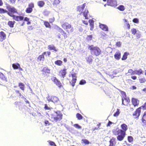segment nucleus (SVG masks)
<instances>
[{
	"label": "nucleus",
	"mask_w": 146,
	"mask_h": 146,
	"mask_svg": "<svg viewBox=\"0 0 146 146\" xmlns=\"http://www.w3.org/2000/svg\"><path fill=\"white\" fill-rule=\"evenodd\" d=\"M6 7L8 11L3 8H0V14L7 13L9 16L13 18V19L17 21H22L23 20L24 17L23 16L13 14L18 13L17 9L15 7L9 5H7Z\"/></svg>",
	"instance_id": "obj_1"
},
{
	"label": "nucleus",
	"mask_w": 146,
	"mask_h": 146,
	"mask_svg": "<svg viewBox=\"0 0 146 146\" xmlns=\"http://www.w3.org/2000/svg\"><path fill=\"white\" fill-rule=\"evenodd\" d=\"M121 129H119L115 131L113 133L115 135H117V138L119 141L123 140L126 135L125 131L128 129L127 125L125 123H123L121 125Z\"/></svg>",
	"instance_id": "obj_2"
},
{
	"label": "nucleus",
	"mask_w": 146,
	"mask_h": 146,
	"mask_svg": "<svg viewBox=\"0 0 146 146\" xmlns=\"http://www.w3.org/2000/svg\"><path fill=\"white\" fill-rule=\"evenodd\" d=\"M50 120L52 122H57L62 119L63 114L60 111H55L50 115Z\"/></svg>",
	"instance_id": "obj_3"
},
{
	"label": "nucleus",
	"mask_w": 146,
	"mask_h": 146,
	"mask_svg": "<svg viewBox=\"0 0 146 146\" xmlns=\"http://www.w3.org/2000/svg\"><path fill=\"white\" fill-rule=\"evenodd\" d=\"M88 48L90 51L91 53L96 56L100 55L101 53V50L97 46H94L93 45H88Z\"/></svg>",
	"instance_id": "obj_4"
},
{
	"label": "nucleus",
	"mask_w": 146,
	"mask_h": 146,
	"mask_svg": "<svg viewBox=\"0 0 146 146\" xmlns=\"http://www.w3.org/2000/svg\"><path fill=\"white\" fill-rule=\"evenodd\" d=\"M61 27L69 34L72 33L74 31L73 27L68 22H63L61 25Z\"/></svg>",
	"instance_id": "obj_5"
},
{
	"label": "nucleus",
	"mask_w": 146,
	"mask_h": 146,
	"mask_svg": "<svg viewBox=\"0 0 146 146\" xmlns=\"http://www.w3.org/2000/svg\"><path fill=\"white\" fill-rule=\"evenodd\" d=\"M51 79L52 81L59 88H60L62 86V84L60 82V81L56 77L52 76Z\"/></svg>",
	"instance_id": "obj_6"
},
{
	"label": "nucleus",
	"mask_w": 146,
	"mask_h": 146,
	"mask_svg": "<svg viewBox=\"0 0 146 146\" xmlns=\"http://www.w3.org/2000/svg\"><path fill=\"white\" fill-rule=\"evenodd\" d=\"M47 99L49 102L51 101L54 103H56L59 101V98L55 96H48L47 97Z\"/></svg>",
	"instance_id": "obj_7"
},
{
	"label": "nucleus",
	"mask_w": 146,
	"mask_h": 146,
	"mask_svg": "<svg viewBox=\"0 0 146 146\" xmlns=\"http://www.w3.org/2000/svg\"><path fill=\"white\" fill-rule=\"evenodd\" d=\"M107 5L112 7H115L117 5L116 0H107Z\"/></svg>",
	"instance_id": "obj_8"
},
{
	"label": "nucleus",
	"mask_w": 146,
	"mask_h": 146,
	"mask_svg": "<svg viewBox=\"0 0 146 146\" xmlns=\"http://www.w3.org/2000/svg\"><path fill=\"white\" fill-rule=\"evenodd\" d=\"M141 112V107H139L135 111L133 114V115L135 118H137L140 115Z\"/></svg>",
	"instance_id": "obj_9"
},
{
	"label": "nucleus",
	"mask_w": 146,
	"mask_h": 146,
	"mask_svg": "<svg viewBox=\"0 0 146 146\" xmlns=\"http://www.w3.org/2000/svg\"><path fill=\"white\" fill-rule=\"evenodd\" d=\"M43 75H46L47 74H49L50 73V70L48 67H44L41 70Z\"/></svg>",
	"instance_id": "obj_10"
},
{
	"label": "nucleus",
	"mask_w": 146,
	"mask_h": 146,
	"mask_svg": "<svg viewBox=\"0 0 146 146\" xmlns=\"http://www.w3.org/2000/svg\"><path fill=\"white\" fill-rule=\"evenodd\" d=\"M72 79L71 80V82H70L71 84L73 87L75 85V83L76 82L77 80V77L76 76V73H75L71 74Z\"/></svg>",
	"instance_id": "obj_11"
},
{
	"label": "nucleus",
	"mask_w": 146,
	"mask_h": 146,
	"mask_svg": "<svg viewBox=\"0 0 146 146\" xmlns=\"http://www.w3.org/2000/svg\"><path fill=\"white\" fill-rule=\"evenodd\" d=\"M86 5V3H84L82 5H79L77 7V11L80 13L79 14L81 15Z\"/></svg>",
	"instance_id": "obj_12"
},
{
	"label": "nucleus",
	"mask_w": 146,
	"mask_h": 146,
	"mask_svg": "<svg viewBox=\"0 0 146 146\" xmlns=\"http://www.w3.org/2000/svg\"><path fill=\"white\" fill-rule=\"evenodd\" d=\"M131 101L132 104L134 107L137 106L139 104V101L137 98H132L131 99Z\"/></svg>",
	"instance_id": "obj_13"
},
{
	"label": "nucleus",
	"mask_w": 146,
	"mask_h": 146,
	"mask_svg": "<svg viewBox=\"0 0 146 146\" xmlns=\"http://www.w3.org/2000/svg\"><path fill=\"white\" fill-rule=\"evenodd\" d=\"M59 75L63 78L65 77L66 74V69H64L61 70L59 72Z\"/></svg>",
	"instance_id": "obj_14"
},
{
	"label": "nucleus",
	"mask_w": 146,
	"mask_h": 146,
	"mask_svg": "<svg viewBox=\"0 0 146 146\" xmlns=\"http://www.w3.org/2000/svg\"><path fill=\"white\" fill-rule=\"evenodd\" d=\"M110 144L108 146H115L116 141L115 138L112 137L109 141Z\"/></svg>",
	"instance_id": "obj_15"
},
{
	"label": "nucleus",
	"mask_w": 146,
	"mask_h": 146,
	"mask_svg": "<svg viewBox=\"0 0 146 146\" xmlns=\"http://www.w3.org/2000/svg\"><path fill=\"white\" fill-rule=\"evenodd\" d=\"M6 38V35L3 31L0 32V41H3Z\"/></svg>",
	"instance_id": "obj_16"
},
{
	"label": "nucleus",
	"mask_w": 146,
	"mask_h": 146,
	"mask_svg": "<svg viewBox=\"0 0 146 146\" xmlns=\"http://www.w3.org/2000/svg\"><path fill=\"white\" fill-rule=\"evenodd\" d=\"M100 27L104 31H108V26L106 25L102 24H100L99 25Z\"/></svg>",
	"instance_id": "obj_17"
},
{
	"label": "nucleus",
	"mask_w": 146,
	"mask_h": 146,
	"mask_svg": "<svg viewBox=\"0 0 146 146\" xmlns=\"http://www.w3.org/2000/svg\"><path fill=\"white\" fill-rule=\"evenodd\" d=\"M89 13V12L87 9H85L84 11L82 12V13L83 16L85 17V19H88L89 18L88 17V15Z\"/></svg>",
	"instance_id": "obj_18"
},
{
	"label": "nucleus",
	"mask_w": 146,
	"mask_h": 146,
	"mask_svg": "<svg viewBox=\"0 0 146 146\" xmlns=\"http://www.w3.org/2000/svg\"><path fill=\"white\" fill-rule=\"evenodd\" d=\"M46 52L45 51L43 52L41 55H39L37 58L38 60V61H43L44 59V55L46 54Z\"/></svg>",
	"instance_id": "obj_19"
},
{
	"label": "nucleus",
	"mask_w": 146,
	"mask_h": 146,
	"mask_svg": "<svg viewBox=\"0 0 146 146\" xmlns=\"http://www.w3.org/2000/svg\"><path fill=\"white\" fill-rule=\"evenodd\" d=\"M48 49L50 50H54V51L56 52L58 51V49L53 45H49L48 46Z\"/></svg>",
	"instance_id": "obj_20"
},
{
	"label": "nucleus",
	"mask_w": 146,
	"mask_h": 146,
	"mask_svg": "<svg viewBox=\"0 0 146 146\" xmlns=\"http://www.w3.org/2000/svg\"><path fill=\"white\" fill-rule=\"evenodd\" d=\"M141 119L142 122L146 125V111L144 112Z\"/></svg>",
	"instance_id": "obj_21"
},
{
	"label": "nucleus",
	"mask_w": 146,
	"mask_h": 146,
	"mask_svg": "<svg viewBox=\"0 0 146 146\" xmlns=\"http://www.w3.org/2000/svg\"><path fill=\"white\" fill-rule=\"evenodd\" d=\"M121 53L120 51L116 52L114 55L115 58L117 60H119L121 58Z\"/></svg>",
	"instance_id": "obj_22"
},
{
	"label": "nucleus",
	"mask_w": 146,
	"mask_h": 146,
	"mask_svg": "<svg viewBox=\"0 0 146 146\" xmlns=\"http://www.w3.org/2000/svg\"><path fill=\"white\" fill-rule=\"evenodd\" d=\"M92 56L91 55L88 56L86 58L87 62L89 63H91L93 61Z\"/></svg>",
	"instance_id": "obj_23"
},
{
	"label": "nucleus",
	"mask_w": 146,
	"mask_h": 146,
	"mask_svg": "<svg viewBox=\"0 0 146 146\" xmlns=\"http://www.w3.org/2000/svg\"><path fill=\"white\" fill-rule=\"evenodd\" d=\"M0 78L3 81L7 82V78L1 72H0Z\"/></svg>",
	"instance_id": "obj_24"
},
{
	"label": "nucleus",
	"mask_w": 146,
	"mask_h": 146,
	"mask_svg": "<svg viewBox=\"0 0 146 146\" xmlns=\"http://www.w3.org/2000/svg\"><path fill=\"white\" fill-rule=\"evenodd\" d=\"M89 22L90 23V30L91 31L93 30L94 27V21L92 19H90L89 21Z\"/></svg>",
	"instance_id": "obj_25"
},
{
	"label": "nucleus",
	"mask_w": 146,
	"mask_h": 146,
	"mask_svg": "<svg viewBox=\"0 0 146 146\" xmlns=\"http://www.w3.org/2000/svg\"><path fill=\"white\" fill-rule=\"evenodd\" d=\"M15 21H9L7 23V25L11 28H13Z\"/></svg>",
	"instance_id": "obj_26"
},
{
	"label": "nucleus",
	"mask_w": 146,
	"mask_h": 146,
	"mask_svg": "<svg viewBox=\"0 0 146 146\" xmlns=\"http://www.w3.org/2000/svg\"><path fill=\"white\" fill-rule=\"evenodd\" d=\"M44 25L46 28L51 29V27L49 23V22L46 21H44L43 22Z\"/></svg>",
	"instance_id": "obj_27"
},
{
	"label": "nucleus",
	"mask_w": 146,
	"mask_h": 146,
	"mask_svg": "<svg viewBox=\"0 0 146 146\" xmlns=\"http://www.w3.org/2000/svg\"><path fill=\"white\" fill-rule=\"evenodd\" d=\"M121 100L122 101V104L123 105H125L123 103V101L124 100H127L126 96V95L125 93L124 92H123L122 94V96H121Z\"/></svg>",
	"instance_id": "obj_28"
},
{
	"label": "nucleus",
	"mask_w": 146,
	"mask_h": 146,
	"mask_svg": "<svg viewBox=\"0 0 146 146\" xmlns=\"http://www.w3.org/2000/svg\"><path fill=\"white\" fill-rule=\"evenodd\" d=\"M45 4L44 2L42 1H40L38 2L37 5L40 7H42Z\"/></svg>",
	"instance_id": "obj_29"
},
{
	"label": "nucleus",
	"mask_w": 146,
	"mask_h": 146,
	"mask_svg": "<svg viewBox=\"0 0 146 146\" xmlns=\"http://www.w3.org/2000/svg\"><path fill=\"white\" fill-rule=\"evenodd\" d=\"M20 66V65L18 63L13 64L12 65V67L15 69H18Z\"/></svg>",
	"instance_id": "obj_30"
},
{
	"label": "nucleus",
	"mask_w": 146,
	"mask_h": 146,
	"mask_svg": "<svg viewBox=\"0 0 146 146\" xmlns=\"http://www.w3.org/2000/svg\"><path fill=\"white\" fill-rule=\"evenodd\" d=\"M18 86L21 90L23 91L24 90L25 88V85L22 82L19 83Z\"/></svg>",
	"instance_id": "obj_31"
},
{
	"label": "nucleus",
	"mask_w": 146,
	"mask_h": 146,
	"mask_svg": "<svg viewBox=\"0 0 146 146\" xmlns=\"http://www.w3.org/2000/svg\"><path fill=\"white\" fill-rule=\"evenodd\" d=\"M60 2V0H54L52 3V4L54 6L56 7Z\"/></svg>",
	"instance_id": "obj_32"
},
{
	"label": "nucleus",
	"mask_w": 146,
	"mask_h": 146,
	"mask_svg": "<svg viewBox=\"0 0 146 146\" xmlns=\"http://www.w3.org/2000/svg\"><path fill=\"white\" fill-rule=\"evenodd\" d=\"M143 71L141 69H139L138 70H135V74L138 75H140L143 73Z\"/></svg>",
	"instance_id": "obj_33"
},
{
	"label": "nucleus",
	"mask_w": 146,
	"mask_h": 146,
	"mask_svg": "<svg viewBox=\"0 0 146 146\" xmlns=\"http://www.w3.org/2000/svg\"><path fill=\"white\" fill-rule=\"evenodd\" d=\"M62 61L60 60H57L54 62L55 64L59 66H61L62 64Z\"/></svg>",
	"instance_id": "obj_34"
},
{
	"label": "nucleus",
	"mask_w": 146,
	"mask_h": 146,
	"mask_svg": "<svg viewBox=\"0 0 146 146\" xmlns=\"http://www.w3.org/2000/svg\"><path fill=\"white\" fill-rule=\"evenodd\" d=\"M129 54L127 52H125L124 53V54L121 58V60H126L127 58V56Z\"/></svg>",
	"instance_id": "obj_35"
},
{
	"label": "nucleus",
	"mask_w": 146,
	"mask_h": 146,
	"mask_svg": "<svg viewBox=\"0 0 146 146\" xmlns=\"http://www.w3.org/2000/svg\"><path fill=\"white\" fill-rule=\"evenodd\" d=\"M62 32V35H63L65 38H66L68 37V35L62 29L60 28Z\"/></svg>",
	"instance_id": "obj_36"
},
{
	"label": "nucleus",
	"mask_w": 146,
	"mask_h": 146,
	"mask_svg": "<svg viewBox=\"0 0 146 146\" xmlns=\"http://www.w3.org/2000/svg\"><path fill=\"white\" fill-rule=\"evenodd\" d=\"M33 11V9H32L29 7H28L25 10V12L26 13H31Z\"/></svg>",
	"instance_id": "obj_37"
},
{
	"label": "nucleus",
	"mask_w": 146,
	"mask_h": 146,
	"mask_svg": "<svg viewBox=\"0 0 146 146\" xmlns=\"http://www.w3.org/2000/svg\"><path fill=\"white\" fill-rule=\"evenodd\" d=\"M76 117L78 120H81L82 119L83 117L82 115L80 113H77L76 114Z\"/></svg>",
	"instance_id": "obj_38"
},
{
	"label": "nucleus",
	"mask_w": 146,
	"mask_h": 146,
	"mask_svg": "<svg viewBox=\"0 0 146 146\" xmlns=\"http://www.w3.org/2000/svg\"><path fill=\"white\" fill-rule=\"evenodd\" d=\"M128 72L131 75L135 74V71H134L131 69L128 70Z\"/></svg>",
	"instance_id": "obj_39"
},
{
	"label": "nucleus",
	"mask_w": 146,
	"mask_h": 146,
	"mask_svg": "<svg viewBox=\"0 0 146 146\" xmlns=\"http://www.w3.org/2000/svg\"><path fill=\"white\" fill-rule=\"evenodd\" d=\"M117 8L119 10L121 11H123L125 9L123 5H119L117 7Z\"/></svg>",
	"instance_id": "obj_40"
},
{
	"label": "nucleus",
	"mask_w": 146,
	"mask_h": 146,
	"mask_svg": "<svg viewBox=\"0 0 146 146\" xmlns=\"http://www.w3.org/2000/svg\"><path fill=\"white\" fill-rule=\"evenodd\" d=\"M27 22V24L28 25H30L31 24V22L29 21V19L27 17H25L24 18L23 20Z\"/></svg>",
	"instance_id": "obj_41"
},
{
	"label": "nucleus",
	"mask_w": 146,
	"mask_h": 146,
	"mask_svg": "<svg viewBox=\"0 0 146 146\" xmlns=\"http://www.w3.org/2000/svg\"><path fill=\"white\" fill-rule=\"evenodd\" d=\"M139 82L141 83H143L146 81V80L145 78H140L139 79Z\"/></svg>",
	"instance_id": "obj_42"
},
{
	"label": "nucleus",
	"mask_w": 146,
	"mask_h": 146,
	"mask_svg": "<svg viewBox=\"0 0 146 146\" xmlns=\"http://www.w3.org/2000/svg\"><path fill=\"white\" fill-rule=\"evenodd\" d=\"M120 113L119 110L117 108V109L116 112L113 114V115L114 116L116 117L118 116Z\"/></svg>",
	"instance_id": "obj_43"
},
{
	"label": "nucleus",
	"mask_w": 146,
	"mask_h": 146,
	"mask_svg": "<svg viewBox=\"0 0 146 146\" xmlns=\"http://www.w3.org/2000/svg\"><path fill=\"white\" fill-rule=\"evenodd\" d=\"M28 7L31 8L32 9L34 7V4L33 3L31 2L29 3L28 4Z\"/></svg>",
	"instance_id": "obj_44"
},
{
	"label": "nucleus",
	"mask_w": 146,
	"mask_h": 146,
	"mask_svg": "<svg viewBox=\"0 0 146 146\" xmlns=\"http://www.w3.org/2000/svg\"><path fill=\"white\" fill-rule=\"evenodd\" d=\"M14 90L15 91V93L17 95H19V96H22V95L21 94V92H20V91L19 90Z\"/></svg>",
	"instance_id": "obj_45"
},
{
	"label": "nucleus",
	"mask_w": 146,
	"mask_h": 146,
	"mask_svg": "<svg viewBox=\"0 0 146 146\" xmlns=\"http://www.w3.org/2000/svg\"><path fill=\"white\" fill-rule=\"evenodd\" d=\"M131 31L132 34L133 35H135L136 34L137 30L135 28H133L131 30Z\"/></svg>",
	"instance_id": "obj_46"
},
{
	"label": "nucleus",
	"mask_w": 146,
	"mask_h": 146,
	"mask_svg": "<svg viewBox=\"0 0 146 146\" xmlns=\"http://www.w3.org/2000/svg\"><path fill=\"white\" fill-rule=\"evenodd\" d=\"M82 141L85 144H89L90 143L89 141L86 139H82Z\"/></svg>",
	"instance_id": "obj_47"
},
{
	"label": "nucleus",
	"mask_w": 146,
	"mask_h": 146,
	"mask_svg": "<svg viewBox=\"0 0 146 146\" xmlns=\"http://www.w3.org/2000/svg\"><path fill=\"white\" fill-rule=\"evenodd\" d=\"M44 108L45 110H50L52 109V108L51 107H48L47 106V104H44Z\"/></svg>",
	"instance_id": "obj_48"
},
{
	"label": "nucleus",
	"mask_w": 146,
	"mask_h": 146,
	"mask_svg": "<svg viewBox=\"0 0 146 146\" xmlns=\"http://www.w3.org/2000/svg\"><path fill=\"white\" fill-rule=\"evenodd\" d=\"M49 21L50 23H52L54 21L55 18L53 17H52L49 19Z\"/></svg>",
	"instance_id": "obj_49"
},
{
	"label": "nucleus",
	"mask_w": 146,
	"mask_h": 146,
	"mask_svg": "<svg viewBox=\"0 0 146 146\" xmlns=\"http://www.w3.org/2000/svg\"><path fill=\"white\" fill-rule=\"evenodd\" d=\"M92 38V35H88L86 38V39L88 41L90 40Z\"/></svg>",
	"instance_id": "obj_50"
},
{
	"label": "nucleus",
	"mask_w": 146,
	"mask_h": 146,
	"mask_svg": "<svg viewBox=\"0 0 146 146\" xmlns=\"http://www.w3.org/2000/svg\"><path fill=\"white\" fill-rule=\"evenodd\" d=\"M86 82V81L85 80L82 79L80 82L79 84L80 85H84L85 84Z\"/></svg>",
	"instance_id": "obj_51"
},
{
	"label": "nucleus",
	"mask_w": 146,
	"mask_h": 146,
	"mask_svg": "<svg viewBox=\"0 0 146 146\" xmlns=\"http://www.w3.org/2000/svg\"><path fill=\"white\" fill-rule=\"evenodd\" d=\"M141 108H142L143 110H146V102L143 104L141 106Z\"/></svg>",
	"instance_id": "obj_52"
},
{
	"label": "nucleus",
	"mask_w": 146,
	"mask_h": 146,
	"mask_svg": "<svg viewBox=\"0 0 146 146\" xmlns=\"http://www.w3.org/2000/svg\"><path fill=\"white\" fill-rule=\"evenodd\" d=\"M128 140L129 142H131L133 141V139L132 137L130 136L128 137Z\"/></svg>",
	"instance_id": "obj_53"
},
{
	"label": "nucleus",
	"mask_w": 146,
	"mask_h": 146,
	"mask_svg": "<svg viewBox=\"0 0 146 146\" xmlns=\"http://www.w3.org/2000/svg\"><path fill=\"white\" fill-rule=\"evenodd\" d=\"M133 21L135 23H138L139 22V20L137 18H135L133 19Z\"/></svg>",
	"instance_id": "obj_54"
},
{
	"label": "nucleus",
	"mask_w": 146,
	"mask_h": 146,
	"mask_svg": "<svg viewBox=\"0 0 146 146\" xmlns=\"http://www.w3.org/2000/svg\"><path fill=\"white\" fill-rule=\"evenodd\" d=\"M74 126L77 129H81V127L80 125H79L78 124H75L74 125Z\"/></svg>",
	"instance_id": "obj_55"
},
{
	"label": "nucleus",
	"mask_w": 146,
	"mask_h": 146,
	"mask_svg": "<svg viewBox=\"0 0 146 146\" xmlns=\"http://www.w3.org/2000/svg\"><path fill=\"white\" fill-rule=\"evenodd\" d=\"M115 44L117 46L120 47L121 45V42L120 41H118L116 42Z\"/></svg>",
	"instance_id": "obj_56"
},
{
	"label": "nucleus",
	"mask_w": 146,
	"mask_h": 146,
	"mask_svg": "<svg viewBox=\"0 0 146 146\" xmlns=\"http://www.w3.org/2000/svg\"><path fill=\"white\" fill-rule=\"evenodd\" d=\"M136 36L137 39L141 37V34L140 33H136Z\"/></svg>",
	"instance_id": "obj_57"
},
{
	"label": "nucleus",
	"mask_w": 146,
	"mask_h": 146,
	"mask_svg": "<svg viewBox=\"0 0 146 146\" xmlns=\"http://www.w3.org/2000/svg\"><path fill=\"white\" fill-rule=\"evenodd\" d=\"M48 141V142L49 145L51 146H53L54 145V144L55 143L54 142L51 141L50 140H49Z\"/></svg>",
	"instance_id": "obj_58"
},
{
	"label": "nucleus",
	"mask_w": 146,
	"mask_h": 146,
	"mask_svg": "<svg viewBox=\"0 0 146 146\" xmlns=\"http://www.w3.org/2000/svg\"><path fill=\"white\" fill-rule=\"evenodd\" d=\"M82 21L83 23H84V24H85V25H88V22L87 21L83 20Z\"/></svg>",
	"instance_id": "obj_59"
},
{
	"label": "nucleus",
	"mask_w": 146,
	"mask_h": 146,
	"mask_svg": "<svg viewBox=\"0 0 146 146\" xmlns=\"http://www.w3.org/2000/svg\"><path fill=\"white\" fill-rule=\"evenodd\" d=\"M44 123L46 125L48 124V125H49V123L48 121L47 120H45L44 122Z\"/></svg>",
	"instance_id": "obj_60"
},
{
	"label": "nucleus",
	"mask_w": 146,
	"mask_h": 146,
	"mask_svg": "<svg viewBox=\"0 0 146 146\" xmlns=\"http://www.w3.org/2000/svg\"><path fill=\"white\" fill-rule=\"evenodd\" d=\"M112 122L110 121H109L107 125V126H110V125L112 124Z\"/></svg>",
	"instance_id": "obj_61"
},
{
	"label": "nucleus",
	"mask_w": 146,
	"mask_h": 146,
	"mask_svg": "<svg viewBox=\"0 0 146 146\" xmlns=\"http://www.w3.org/2000/svg\"><path fill=\"white\" fill-rule=\"evenodd\" d=\"M131 78L133 80H135L137 78L136 76H133L131 77Z\"/></svg>",
	"instance_id": "obj_62"
},
{
	"label": "nucleus",
	"mask_w": 146,
	"mask_h": 146,
	"mask_svg": "<svg viewBox=\"0 0 146 146\" xmlns=\"http://www.w3.org/2000/svg\"><path fill=\"white\" fill-rule=\"evenodd\" d=\"M3 2L2 0H0V6H2L3 5Z\"/></svg>",
	"instance_id": "obj_63"
},
{
	"label": "nucleus",
	"mask_w": 146,
	"mask_h": 146,
	"mask_svg": "<svg viewBox=\"0 0 146 146\" xmlns=\"http://www.w3.org/2000/svg\"><path fill=\"white\" fill-rule=\"evenodd\" d=\"M126 24L127 26V27L128 29H130V25L128 23H126Z\"/></svg>",
	"instance_id": "obj_64"
}]
</instances>
